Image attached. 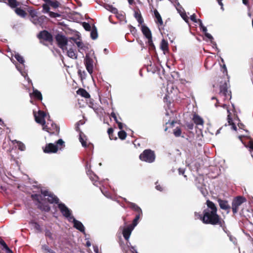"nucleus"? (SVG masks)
Segmentation results:
<instances>
[{"label":"nucleus","mask_w":253,"mask_h":253,"mask_svg":"<svg viewBox=\"0 0 253 253\" xmlns=\"http://www.w3.org/2000/svg\"><path fill=\"white\" fill-rule=\"evenodd\" d=\"M198 21L200 23V26L201 27V28L202 29L203 32H205L206 33L207 31V28L202 25V22L201 20L198 19Z\"/></svg>","instance_id":"47"},{"label":"nucleus","mask_w":253,"mask_h":253,"mask_svg":"<svg viewBox=\"0 0 253 253\" xmlns=\"http://www.w3.org/2000/svg\"><path fill=\"white\" fill-rule=\"evenodd\" d=\"M48 124L49 123H47L42 126L43 130L48 132L50 134L58 135L60 132V127L53 122L51 123L50 126H48Z\"/></svg>","instance_id":"8"},{"label":"nucleus","mask_w":253,"mask_h":253,"mask_svg":"<svg viewBox=\"0 0 253 253\" xmlns=\"http://www.w3.org/2000/svg\"><path fill=\"white\" fill-rule=\"evenodd\" d=\"M35 18H37V20H38V23L40 24V25H41L42 24V21L43 20V17H34V16H32L31 17V18L32 19H31V20H35ZM34 23L35 24H38V22H34Z\"/></svg>","instance_id":"43"},{"label":"nucleus","mask_w":253,"mask_h":253,"mask_svg":"<svg viewBox=\"0 0 253 253\" xmlns=\"http://www.w3.org/2000/svg\"><path fill=\"white\" fill-rule=\"evenodd\" d=\"M173 134L175 137H179L182 133L181 129L179 127H176L173 130Z\"/></svg>","instance_id":"35"},{"label":"nucleus","mask_w":253,"mask_h":253,"mask_svg":"<svg viewBox=\"0 0 253 253\" xmlns=\"http://www.w3.org/2000/svg\"><path fill=\"white\" fill-rule=\"evenodd\" d=\"M15 12L19 16H26L27 13L23 9L21 8H18V6L15 7Z\"/></svg>","instance_id":"32"},{"label":"nucleus","mask_w":253,"mask_h":253,"mask_svg":"<svg viewBox=\"0 0 253 253\" xmlns=\"http://www.w3.org/2000/svg\"><path fill=\"white\" fill-rule=\"evenodd\" d=\"M67 55L69 57L73 59H76L77 58V53L76 49H73L72 47L67 50Z\"/></svg>","instance_id":"26"},{"label":"nucleus","mask_w":253,"mask_h":253,"mask_svg":"<svg viewBox=\"0 0 253 253\" xmlns=\"http://www.w3.org/2000/svg\"><path fill=\"white\" fill-rule=\"evenodd\" d=\"M126 202L127 204V207L133 210L134 211H135L136 213H140V212H142L140 208L136 204L129 201H126Z\"/></svg>","instance_id":"17"},{"label":"nucleus","mask_w":253,"mask_h":253,"mask_svg":"<svg viewBox=\"0 0 253 253\" xmlns=\"http://www.w3.org/2000/svg\"><path fill=\"white\" fill-rule=\"evenodd\" d=\"M58 207L63 216L67 218H72L71 212L70 210L63 203L58 204Z\"/></svg>","instance_id":"12"},{"label":"nucleus","mask_w":253,"mask_h":253,"mask_svg":"<svg viewBox=\"0 0 253 253\" xmlns=\"http://www.w3.org/2000/svg\"><path fill=\"white\" fill-rule=\"evenodd\" d=\"M133 16H141V13L140 11V9L137 6H135L133 8Z\"/></svg>","instance_id":"40"},{"label":"nucleus","mask_w":253,"mask_h":253,"mask_svg":"<svg viewBox=\"0 0 253 253\" xmlns=\"http://www.w3.org/2000/svg\"><path fill=\"white\" fill-rule=\"evenodd\" d=\"M169 98L168 94H166L165 96L164 97V101L167 103V105H169L171 103L170 101L169 100Z\"/></svg>","instance_id":"45"},{"label":"nucleus","mask_w":253,"mask_h":253,"mask_svg":"<svg viewBox=\"0 0 253 253\" xmlns=\"http://www.w3.org/2000/svg\"><path fill=\"white\" fill-rule=\"evenodd\" d=\"M155 22L157 24L159 30L162 31L164 30L167 21H166L164 23L162 19V17H155Z\"/></svg>","instance_id":"16"},{"label":"nucleus","mask_w":253,"mask_h":253,"mask_svg":"<svg viewBox=\"0 0 253 253\" xmlns=\"http://www.w3.org/2000/svg\"><path fill=\"white\" fill-rule=\"evenodd\" d=\"M45 3L42 4V11L44 13H48L49 14V16H61L60 14L50 11V7L52 9H56L58 8L60 3L57 0H42Z\"/></svg>","instance_id":"4"},{"label":"nucleus","mask_w":253,"mask_h":253,"mask_svg":"<svg viewBox=\"0 0 253 253\" xmlns=\"http://www.w3.org/2000/svg\"><path fill=\"white\" fill-rule=\"evenodd\" d=\"M142 212H140V213H136L135 217L133 220L132 224H131L130 225L133 227H135L137 225L139 219L142 216Z\"/></svg>","instance_id":"27"},{"label":"nucleus","mask_w":253,"mask_h":253,"mask_svg":"<svg viewBox=\"0 0 253 253\" xmlns=\"http://www.w3.org/2000/svg\"><path fill=\"white\" fill-rule=\"evenodd\" d=\"M108 134L109 135V138L111 140H117V137L114 136L113 132L114 129L112 127H110L107 130Z\"/></svg>","instance_id":"33"},{"label":"nucleus","mask_w":253,"mask_h":253,"mask_svg":"<svg viewBox=\"0 0 253 253\" xmlns=\"http://www.w3.org/2000/svg\"><path fill=\"white\" fill-rule=\"evenodd\" d=\"M147 39H148V42L149 45L152 47H154V43H153L152 37H151L150 39H149V38H147Z\"/></svg>","instance_id":"50"},{"label":"nucleus","mask_w":253,"mask_h":253,"mask_svg":"<svg viewBox=\"0 0 253 253\" xmlns=\"http://www.w3.org/2000/svg\"><path fill=\"white\" fill-rule=\"evenodd\" d=\"M69 42H71L72 43H76L78 47L79 48V51H80V49H85V46L84 45V43L81 41V40H80L79 39L71 38H70Z\"/></svg>","instance_id":"15"},{"label":"nucleus","mask_w":253,"mask_h":253,"mask_svg":"<svg viewBox=\"0 0 253 253\" xmlns=\"http://www.w3.org/2000/svg\"><path fill=\"white\" fill-rule=\"evenodd\" d=\"M0 2L6 3L12 8L16 7L20 5V2L17 0H0Z\"/></svg>","instance_id":"18"},{"label":"nucleus","mask_w":253,"mask_h":253,"mask_svg":"<svg viewBox=\"0 0 253 253\" xmlns=\"http://www.w3.org/2000/svg\"><path fill=\"white\" fill-rule=\"evenodd\" d=\"M134 227L131 225H129L127 227L124 228L123 230V235L126 240L128 241L132 230L134 229Z\"/></svg>","instance_id":"14"},{"label":"nucleus","mask_w":253,"mask_h":253,"mask_svg":"<svg viewBox=\"0 0 253 253\" xmlns=\"http://www.w3.org/2000/svg\"><path fill=\"white\" fill-rule=\"evenodd\" d=\"M15 58L21 64H23L24 62L23 57L19 54H15Z\"/></svg>","instance_id":"38"},{"label":"nucleus","mask_w":253,"mask_h":253,"mask_svg":"<svg viewBox=\"0 0 253 253\" xmlns=\"http://www.w3.org/2000/svg\"><path fill=\"white\" fill-rule=\"evenodd\" d=\"M37 37L41 41V43L42 42V41H43L48 42L51 44L53 41L52 35L46 30L41 31L38 34Z\"/></svg>","instance_id":"7"},{"label":"nucleus","mask_w":253,"mask_h":253,"mask_svg":"<svg viewBox=\"0 0 253 253\" xmlns=\"http://www.w3.org/2000/svg\"><path fill=\"white\" fill-rule=\"evenodd\" d=\"M3 249L5 250V251L6 253H13L12 251L9 248V247L7 246V245L5 247H4Z\"/></svg>","instance_id":"51"},{"label":"nucleus","mask_w":253,"mask_h":253,"mask_svg":"<svg viewBox=\"0 0 253 253\" xmlns=\"http://www.w3.org/2000/svg\"><path fill=\"white\" fill-rule=\"evenodd\" d=\"M72 218L73 219L74 226L76 229L80 231L81 232L84 231V226L82 223L77 220H76L73 216H72Z\"/></svg>","instance_id":"21"},{"label":"nucleus","mask_w":253,"mask_h":253,"mask_svg":"<svg viewBox=\"0 0 253 253\" xmlns=\"http://www.w3.org/2000/svg\"><path fill=\"white\" fill-rule=\"evenodd\" d=\"M106 9L113 14H117L118 13V9L114 7L112 5H107Z\"/></svg>","instance_id":"37"},{"label":"nucleus","mask_w":253,"mask_h":253,"mask_svg":"<svg viewBox=\"0 0 253 253\" xmlns=\"http://www.w3.org/2000/svg\"><path fill=\"white\" fill-rule=\"evenodd\" d=\"M190 20L194 22H197V20L196 19V17H190Z\"/></svg>","instance_id":"63"},{"label":"nucleus","mask_w":253,"mask_h":253,"mask_svg":"<svg viewBox=\"0 0 253 253\" xmlns=\"http://www.w3.org/2000/svg\"><path fill=\"white\" fill-rule=\"evenodd\" d=\"M44 200H46L50 204H58L59 200L57 196L54 195L51 192L48 195L47 199H44Z\"/></svg>","instance_id":"19"},{"label":"nucleus","mask_w":253,"mask_h":253,"mask_svg":"<svg viewBox=\"0 0 253 253\" xmlns=\"http://www.w3.org/2000/svg\"><path fill=\"white\" fill-rule=\"evenodd\" d=\"M186 126L187 128L189 129H192L193 128L194 125L193 123H188Z\"/></svg>","instance_id":"56"},{"label":"nucleus","mask_w":253,"mask_h":253,"mask_svg":"<svg viewBox=\"0 0 253 253\" xmlns=\"http://www.w3.org/2000/svg\"><path fill=\"white\" fill-rule=\"evenodd\" d=\"M45 236L48 237L49 239L53 240V238L52 237V233L48 229H46L45 231Z\"/></svg>","instance_id":"39"},{"label":"nucleus","mask_w":253,"mask_h":253,"mask_svg":"<svg viewBox=\"0 0 253 253\" xmlns=\"http://www.w3.org/2000/svg\"><path fill=\"white\" fill-rule=\"evenodd\" d=\"M31 198L35 202L37 208L41 211L49 212L50 211V207L48 204L43 202L44 200L42 195L37 194H32Z\"/></svg>","instance_id":"2"},{"label":"nucleus","mask_w":253,"mask_h":253,"mask_svg":"<svg viewBox=\"0 0 253 253\" xmlns=\"http://www.w3.org/2000/svg\"><path fill=\"white\" fill-rule=\"evenodd\" d=\"M137 22L139 23V26L140 25H143V23H144V20L143 19V17H135Z\"/></svg>","instance_id":"46"},{"label":"nucleus","mask_w":253,"mask_h":253,"mask_svg":"<svg viewBox=\"0 0 253 253\" xmlns=\"http://www.w3.org/2000/svg\"><path fill=\"white\" fill-rule=\"evenodd\" d=\"M161 49L165 53L169 51V44L168 42L165 39H163L160 45Z\"/></svg>","instance_id":"25"},{"label":"nucleus","mask_w":253,"mask_h":253,"mask_svg":"<svg viewBox=\"0 0 253 253\" xmlns=\"http://www.w3.org/2000/svg\"><path fill=\"white\" fill-rule=\"evenodd\" d=\"M90 37L92 40H96L98 37L97 29L95 26H93L90 30Z\"/></svg>","instance_id":"29"},{"label":"nucleus","mask_w":253,"mask_h":253,"mask_svg":"<svg viewBox=\"0 0 253 253\" xmlns=\"http://www.w3.org/2000/svg\"><path fill=\"white\" fill-rule=\"evenodd\" d=\"M238 126L240 128L243 129H244V127H245V125L241 123H239L238 124Z\"/></svg>","instance_id":"59"},{"label":"nucleus","mask_w":253,"mask_h":253,"mask_svg":"<svg viewBox=\"0 0 253 253\" xmlns=\"http://www.w3.org/2000/svg\"><path fill=\"white\" fill-rule=\"evenodd\" d=\"M139 159L148 163H153L156 159L155 152L151 149H145L139 156Z\"/></svg>","instance_id":"5"},{"label":"nucleus","mask_w":253,"mask_h":253,"mask_svg":"<svg viewBox=\"0 0 253 253\" xmlns=\"http://www.w3.org/2000/svg\"><path fill=\"white\" fill-rule=\"evenodd\" d=\"M231 92L228 90V87L226 83H224L220 86L219 95L224 97L223 99H230L231 98Z\"/></svg>","instance_id":"10"},{"label":"nucleus","mask_w":253,"mask_h":253,"mask_svg":"<svg viewBox=\"0 0 253 253\" xmlns=\"http://www.w3.org/2000/svg\"><path fill=\"white\" fill-rule=\"evenodd\" d=\"M84 64L88 72L91 74L93 72V61L92 59L87 56L84 59Z\"/></svg>","instance_id":"13"},{"label":"nucleus","mask_w":253,"mask_h":253,"mask_svg":"<svg viewBox=\"0 0 253 253\" xmlns=\"http://www.w3.org/2000/svg\"><path fill=\"white\" fill-rule=\"evenodd\" d=\"M34 223L35 224V225H34L35 228L39 231H41L42 229H41V226L40 225V224L36 222H34Z\"/></svg>","instance_id":"48"},{"label":"nucleus","mask_w":253,"mask_h":253,"mask_svg":"<svg viewBox=\"0 0 253 253\" xmlns=\"http://www.w3.org/2000/svg\"><path fill=\"white\" fill-rule=\"evenodd\" d=\"M227 112L228 113V122L230 125L232 126V128L234 129V130H237V127L235 125V124L233 122L232 119L230 117V113L228 110H227Z\"/></svg>","instance_id":"31"},{"label":"nucleus","mask_w":253,"mask_h":253,"mask_svg":"<svg viewBox=\"0 0 253 253\" xmlns=\"http://www.w3.org/2000/svg\"><path fill=\"white\" fill-rule=\"evenodd\" d=\"M205 36L206 37H207L208 39L210 40L213 39L212 36L209 33H206Z\"/></svg>","instance_id":"58"},{"label":"nucleus","mask_w":253,"mask_h":253,"mask_svg":"<svg viewBox=\"0 0 253 253\" xmlns=\"http://www.w3.org/2000/svg\"><path fill=\"white\" fill-rule=\"evenodd\" d=\"M246 199L242 196H237L232 201V210L233 214H236L239 210V207L246 202Z\"/></svg>","instance_id":"9"},{"label":"nucleus","mask_w":253,"mask_h":253,"mask_svg":"<svg viewBox=\"0 0 253 253\" xmlns=\"http://www.w3.org/2000/svg\"><path fill=\"white\" fill-rule=\"evenodd\" d=\"M42 249L44 251H46V252L48 253L50 250H51L49 248V247L46 246V245H44V246H42Z\"/></svg>","instance_id":"54"},{"label":"nucleus","mask_w":253,"mask_h":253,"mask_svg":"<svg viewBox=\"0 0 253 253\" xmlns=\"http://www.w3.org/2000/svg\"><path fill=\"white\" fill-rule=\"evenodd\" d=\"M118 127L120 129H122L123 128V124L121 122L118 123Z\"/></svg>","instance_id":"61"},{"label":"nucleus","mask_w":253,"mask_h":253,"mask_svg":"<svg viewBox=\"0 0 253 253\" xmlns=\"http://www.w3.org/2000/svg\"><path fill=\"white\" fill-rule=\"evenodd\" d=\"M183 19L189 25L190 17H182Z\"/></svg>","instance_id":"57"},{"label":"nucleus","mask_w":253,"mask_h":253,"mask_svg":"<svg viewBox=\"0 0 253 253\" xmlns=\"http://www.w3.org/2000/svg\"><path fill=\"white\" fill-rule=\"evenodd\" d=\"M217 201L221 209L224 210H229L230 209V206L228 205L227 201L218 199Z\"/></svg>","instance_id":"22"},{"label":"nucleus","mask_w":253,"mask_h":253,"mask_svg":"<svg viewBox=\"0 0 253 253\" xmlns=\"http://www.w3.org/2000/svg\"><path fill=\"white\" fill-rule=\"evenodd\" d=\"M83 26L84 28V29L87 31H90L92 29L91 28L90 24L88 23L83 22Z\"/></svg>","instance_id":"42"},{"label":"nucleus","mask_w":253,"mask_h":253,"mask_svg":"<svg viewBox=\"0 0 253 253\" xmlns=\"http://www.w3.org/2000/svg\"><path fill=\"white\" fill-rule=\"evenodd\" d=\"M157 182L156 183V188L157 190L160 191H162L163 190V187L162 186L160 185V184L159 185H157Z\"/></svg>","instance_id":"52"},{"label":"nucleus","mask_w":253,"mask_h":253,"mask_svg":"<svg viewBox=\"0 0 253 253\" xmlns=\"http://www.w3.org/2000/svg\"><path fill=\"white\" fill-rule=\"evenodd\" d=\"M129 4L132 5L133 4H135L134 0H127Z\"/></svg>","instance_id":"64"},{"label":"nucleus","mask_w":253,"mask_h":253,"mask_svg":"<svg viewBox=\"0 0 253 253\" xmlns=\"http://www.w3.org/2000/svg\"><path fill=\"white\" fill-rule=\"evenodd\" d=\"M87 174L89 175V178L93 182V184L97 185L98 179V176L94 173H91V172L89 171Z\"/></svg>","instance_id":"28"},{"label":"nucleus","mask_w":253,"mask_h":253,"mask_svg":"<svg viewBox=\"0 0 253 253\" xmlns=\"http://www.w3.org/2000/svg\"><path fill=\"white\" fill-rule=\"evenodd\" d=\"M41 194L42 195H43L44 196H48V195H49V194H50V192H49L47 190H42L41 191Z\"/></svg>","instance_id":"49"},{"label":"nucleus","mask_w":253,"mask_h":253,"mask_svg":"<svg viewBox=\"0 0 253 253\" xmlns=\"http://www.w3.org/2000/svg\"><path fill=\"white\" fill-rule=\"evenodd\" d=\"M55 39L58 46L64 50L67 49L66 46L68 44V41L67 37L62 33L57 34L55 36Z\"/></svg>","instance_id":"6"},{"label":"nucleus","mask_w":253,"mask_h":253,"mask_svg":"<svg viewBox=\"0 0 253 253\" xmlns=\"http://www.w3.org/2000/svg\"><path fill=\"white\" fill-rule=\"evenodd\" d=\"M77 93L78 94L84 97L85 98H89L90 97V94L84 88H79L77 91Z\"/></svg>","instance_id":"23"},{"label":"nucleus","mask_w":253,"mask_h":253,"mask_svg":"<svg viewBox=\"0 0 253 253\" xmlns=\"http://www.w3.org/2000/svg\"><path fill=\"white\" fill-rule=\"evenodd\" d=\"M118 135L120 139L124 140L126 139L127 134L125 131L122 130L118 132Z\"/></svg>","instance_id":"34"},{"label":"nucleus","mask_w":253,"mask_h":253,"mask_svg":"<svg viewBox=\"0 0 253 253\" xmlns=\"http://www.w3.org/2000/svg\"><path fill=\"white\" fill-rule=\"evenodd\" d=\"M141 30L143 34L146 38L150 39L151 37H152V34L150 30L148 27L145 25H142L141 26Z\"/></svg>","instance_id":"20"},{"label":"nucleus","mask_w":253,"mask_h":253,"mask_svg":"<svg viewBox=\"0 0 253 253\" xmlns=\"http://www.w3.org/2000/svg\"><path fill=\"white\" fill-rule=\"evenodd\" d=\"M78 73L82 80L85 79L86 73L84 71H82L81 69H79L78 71Z\"/></svg>","instance_id":"41"},{"label":"nucleus","mask_w":253,"mask_h":253,"mask_svg":"<svg viewBox=\"0 0 253 253\" xmlns=\"http://www.w3.org/2000/svg\"><path fill=\"white\" fill-rule=\"evenodd\" d=\"M193 120L194 123L197 125H203L204 124L203 119L197 114H195L193 116Z\"/></svg>","instance_id":"24"},{"label":"nucleus","mask_w":253,"mask_h":253,"mask_svg":"<svg viewBox=\"0 0 253 253\" xmlns=\"http://www.w3.org/2000/svg\"><path fill=\"white\" fill-rule=\"evenodd\" d=\"M65 146V142L62 139H59L55 143H48L42 148L43 151L45 153H55L58 150H61Z\"/></svg>","instance_id":"3"},{"label":"nucleus","mask_w":253,"mask_h":253,"mask_svg":"<svg viewBox=\"0 0 253 253\" xmlns=\"http://www.w3.org/2000/svg\"><path fill=\"white\" fill-rule=\"evenodd\" d=\"M80 141L81 142L82 145L83 147H86L87 146L86 142L82 137L81 134H80Z\"/></svg>","instance_id":"44"},{"label":"nucleus","mask_w":253,"mask_h":253,"mask_svg":"<svg viewBox=\"0 0 253 253\" xmlns=\"http://www.w3.org/2000/svg\"><path fill=\"white\" fill-rule=\"evenodd\" d=\"M18 147H19V149L20 150H21V151L24 150V149L25 148V145L22 143H20L19 144Z\"/></svg>","instance_id":"55"},{"label":"nucleus","mask_w":253,"mask_h":253,"mask_svg":"<svg viewBox=\"0 0 253 253\" xmlns=\"http://www.w3.org/2000/svg\"><path fill=\"white\" fill-rule=\"evenodd\" d=\"M33 96L39 100H42V97L41 92L37 89H34L33 92Z\"/></svg>","instance_id":"30"},{"label":"nucleus","mask_w":253,"mask_h":253,"mask_svg":"<svg viewBox=\"0 0 253 253\" xmlns=\"http://www.w3.org/2000/svg\"><path fill=\"white\" fill-rule=\"evenodd\" d=\"M176 9L180 16H187L185 11L180 5H178Z\"/></svg>","instance_id":"36"},{"label":"nucleus","mask_w":253,"mask_h":253,"mask_svg":"<svg viewBox=\"0 0 253 253\" xmlns=\"http://www.w3.org/2000/svg\"><path fill=\"white\" fill-rule=\"evenodd\" d=\"M178 171H179V173L180 174L184 175V173L185 170H184V169H178Z\"/></svg>","instance_id":"62"},{"label":"nucleus","mask_w":253,"mask_h":253,"mask_svg":"<svg viewBox=\"0 0 253 253\" xmlns=\"http://www.w3.org/2000/svg\"><path fill=\"white\" fill-rule=\"evenodd\" d=\"M207 208L204 209L202 214L195 212V216L206 224L218 225L224 231L226 229L224 220L217 214V209L215 205L211 201L206 202Z\"/></svg>","instance_id":"1"},{"label":"nucleus","mask_w":253,"mask_h":253,"mask_svg":"<svg viewBox=\"0 0 253 253\" xmlns=\"http://www.w3.org/2000/svg\"><path fill=\"white\" fill-rule=\"evenodd\" d=\"M0 245L2 247V249L7 246L6 244L1 238H0Z\"/></svg>","instance_id":"53"},{"label":"nucleus","mask_w":253,"mask_h":253,"mask_svg":"<svg viewBox=\"0 0 253 253\" xmlns=\"http://www.w3.org/2000/svg\"><path fill=\"white\" fill-rule=\"evenodd\" d=\"M154 16H161L159 13V12L157 11V9H154Z\"/></svg>","instance_id":"60"},{"label":"nucleus","mask_w":253,"mask_h":253,"mask_svg":"<svg viewBox=\"0 0 253 253\" xmlns=\"http://www.w3.org/2000/svg\"><path fill=\"white\" fill-rule=\"evenodd\" d=\"M45 113L42 110H39L38 112V115L34 114L35 120L37 123L41 124L42 126L45 125Z\"/></svg>","instance_id":"11"}]
</instances>
